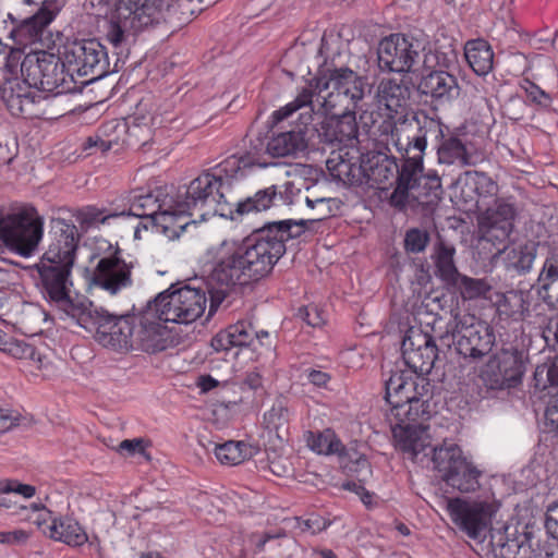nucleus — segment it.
Segmentation results:
<instances>
[{"mask_svg": "<svg viewBox=\"0 0 558 558\" xmlns=\"http://www.w3.org/2000/svg\"><path fill=\"white\" fill-rule=\"evenodd\" d=\"M330 216L324 210L311 219H287L266 223L241 241H223L217 250L208 279L217 287L218 302L236 286H246L268 276L286 253V243L300 238L308 225Z\"/></svg>", "mask_w": 558, "mask_h": 558, "instance_id": "1", "label": "nucleus"}, {"mask_svg": "<svg viewBox=\"0 0 558 558\" xmlns=\"http://www.w3.org/2000/svg\"><path fill=\"white\" fill-rule=\"evenodd\" d=\"M50 243L33 266L35 283L44 299L73 319L85 306L71 298L72 268L75 263L80 234L74 223L54 218L50 223Z\"/></svg>", "mask_w": 558, "mask_h": 558, "instance_id": "2", "label": "nucleus"}, {"mask_svg": "<svg viewBox=\"0 0 558 558\" xmlns=\"http://www.w3.org/2000/svg\"><path fill=\"white\" fill-rule=\"evenodd\" d=\"M369 92L367 77L357 74L348 66L327 68L313 77L306 87H303L295 99L272 113L275 122H280L296 110L310 107L331 112L337 108L357 109L360 102Z\"/></svg>", "mask_w": 558, "mask_h": 558, "instance_id": "3", "label": "nucleus"}, {"mask_svg": "<svg viewBox=\"0 0 558 558\" xmlns=\"http://www.w3.org/2000/svg\"><path fill=\"white\" fill-rule=\"evenodd\" d=\"M98 5L114 8L119 19L142 31L161 22L184 24L193 15L192 0H98Z\"/></svg>", "mask_w": 558, "mask_h": 558, "instance_id": "4", "label": "nucleus"}, {"mask_svg": "<svg viewBox=\"0 0 558 558\" xmlns=\"http://www.w3.org/2000/svg\"><path fill=\"white\" fill-rule=\"evenodd\" d=\"M440 342L470 362H478L488 355L496 344L493 326L469 313L451 312V319L444 332L438 333Z\"/></svg>", "mask_w": 558, "mask_h": 558, "instance_id": "5", "label": "nucleus"}, {"mask_svg": "<svg viewBox=\"0 0 558 558\" xmlns=\"http://www.w3.org/2000/svg\"><path fill=\"white\" fill-rule=\"evenodd\" d=\"M174 202L180 222L189 221L187 217L206 220L216 215L234 219L229 194L209 171L192 180Z\"/></svg>", "mask_w": 558, "mask_h": 558, "instance_id": "6", "label": "nucleus"}, {"mask_svg": "<svg viewBox=\"0 0 558 558\" xmlns=\"http://www.w3.org/2000/svg\"><path fill=\"white\" fill-rule=\"evenodd\" d=\"M44 235V220L35 207L20 206L0 215V251L8 247L22 257L32 256Z\"/></svg>", "mask_w": 558, "mask_h": 558, "instance_id": "7", "label": "nucleus"}, {"mask_svg": "<svg viewBox=\"0 0 558 558\" xmlns=\"http://www.w3.org/2000/svg\"><path fill=\"white\" fill-rule=\"evenodd\" d=\"M74 319L85 329L95 328V340L102 347L116 351L134 348L136 318L133 315H114L90 303L84 306Z\"/></svg>", "mask_w": 558, "mask_h": 558, "instance_id": "8", "label": "nucleus"}, {"mask_svg": "<svg viewBox=\"0 0 558 558\" xmlns=\"http://www.w3.org/2000/svg\"><path fill=\"white\" fill-rule=\"evenodd\" d=\"M332 160L327 161L328 169L333 171V175L351 183H362L363 181L372 187L385 189V184H391L396 180L398 172V162L396 157L388 156L380 151H371L362 155L360 165L351 163L347 160L339 161L331 167Z\"/></svg>", "mask_w": 558, "mask_h": 558, "instance_id": "9", "label": "nucleus"}, {"mask_svg": "<svg viewBox=\"0 0 558 558\" xmlns=\"http://www.w3.org/2000/svg\"><path fill=\"white\" fill-rule=\"evenodd\" d=\"M206 293L201 288L184 286L160 292L150 301L155 315L163 323L191 324L195 322L206 308Z\"/></svg>", "mask_w": 558, "mask_h": 558, "instance_id": "10", "label": "nucleus"}, {"mask_svg": "<svg viewBox=\"0 0 558 558\" xmlns=\"http://www.w3.org/2000/svg\"><path fill=\"white\" fill-rule=\"evenodd\" d=\"M430 462L442 481L460 493H473L480 488L482 471L463 456L454 444L432 449Z\"/></svg>", "mask_w": 558, "mask_h": 558, "instance_id": "11", "label": "nucleus"}, {"mask_svg": "<svg viewBox=\"0 0 558 558\" xmlns=\"http://www.w3.org/2000/svg\"><path fill=\"white\" fill-rule=\"evenodd\" d=\"M129 215L149 218L169 239H174L190 221L180 222L174 197L158 189L148 193H134L130 197Z\"/></svg>", "mask_w": 558, "mask_h": 558, "instance_id": "12", "label": "nucleus"}, {"mask_svg": "<svg viewBox=\"0 0 558 558\" xmlns=\"http://www.w3.org/2000/svg\"><path fill=\"white\" fill-rule=\"evenodd\" d=\"M400 119V122H393L390 131L395 146L402 158L424 160L427 142L442 137V123L425 114Z\"/></svg>", "mask_w": 558, "mask_h": 558, "instance_id": "13", "label": "nucleus"}, {"mask_svg": "<svg viewBox=\"0 0 558 558\" xmlns=\"http://www.w3.org/2000/svg\"><path fill=\"white\" fill-rule=\"evenodd\" d=\"M62 56L38 51L25 56L21 63V73L25 83L40 92L61 95L68 93Z\"/></svg>", "mask_w": 558, "mask_h": 558, "instance_id": "14", "label": "nucleus"}, {"mask_svg": "<svg viewBox=\"0 0 558 558\" xmlns=\"http://www.w3.org/2000/svg\"><path fill=\"white\" fill-rule=\"evenodd\" d=\"M527 354L515 347L502 348L490 355L481 371L483 384L492 390L518 386L526 372Z\"/></svg>", "mask_w": 558, "mask_h": 558, "instance_id": "15", "label": "nucleus"}, {"mask_svg": "<svg viewBox=\"0 0 558 558\" xmlns=\"http://www.w3.org/2000/svg\"><path fill=\"white\" fill-rule=\"evenodd\" d=\"M427 41L412 35L391 34L379 41L377 48L378 68L381 72L409 73L420 61Z\"/></svg>", "mask_w": 558, "mask_h": 558, "instance_id": "16", "label": "nucleus"}, {"mask_svg": "<svg viewBox=\"0 0 558 558\" xmlns=\"http://www.w3.org/2000/svg\"><path fill=\"white\" fill-rule=\"evenodd\" d=\"M441 319H435L430 335L421 327H410L403 338L401 350L405 365L416 375H427L433 369L438 357V348L435 339L439 332H444L437 324Z\"/></svg>", "mask_w": 558, "mask_h": 558, "instance_id": "17", "label": "nucleus"}, {"mask_svg": "<svg viewBox=\"0 0 558 558\" xmlns=\"http://www.w3.org/2000/svg\"><path fill=\"white\" fill-rule=\"evenodd\" d=\"M447 510L451 521L470 538H486L496 507L484 500L451 498L447 500Z\"/></svg>", "mask_w": 558, "mask_h": 558, "instance_id": "18", "label": "nucleus"}, {"mask_svg": "<svg viewBox=\"0 0 558 558\" xmlns=\"http://www.w3.org/2000/svg\"><path fill=\"white\" fill-rule=\"evenodd\" d=\"M63 64L68 71L80 76L92 75V80L99 78L107 73V52L105 47L96 39H84L68 43L60 51Z\"/></svg>", "mask_w": 558, "mask_h": 558, "instance_id": "19", "label": "nucleus"}, {"mask_svg": "<svg viewBox=\"0 0 558 558\" xmlns=\"http://www.w3.org/2000/svg\"><path fill=\"white\" fill-rule=\"evenodd\" d=\"M134 264L125 262L117 247L111 254L98 259L87 279L89 286L105 290L111 295L132 287V270Z\"/></svg>", "mask_w": 558, "mask_h": 558, "instance_id": "20", "label": "nucleus"}, {"mask_svg": "<svg viewBox=\"0 0 558 558\" xmlns=\"http://www.w3.org/2000/svg\"><path fill=\"white\" fill-rule=\"evenodd\" d=\"M518 211L512 197H498L481 215L478 220L481 240L504 244L514 228Z\"/></svg>", "mask_w": 558, "mask_h": 558, "instance_id": "21", "label": "nucleus"}, {"mask_svg": "<svg viewBox=\"0 0 558 558\" xmlns=\"http://www.w3.org/2000/svg\"><path fill=\"white\" fill-rule=\"evenodd\" d=\"M396 447L412 460L423 463L432 457L430 437L424 424H396L392 426Z\"/></svg>", "mask_w": 558, "mask_h": 558, "instance_id": "22", "label": "nucleus"}, {"mask_svg": "<svg viewBox=\"0 0 558 558\" xmlns=\"http://www.w3.org/2000/svg\"><path fill=\"white\" fill-rule=\"evenodd\" d=\"M32 87L25 83L24 78L20 81L17 77L7 78L0 86V97L12 116H37L35 106L44 98L32 92Z\"/></svg>", "mask_w": 558, "mask_h": 558, "instance_id": "23", "label": "nucleus"}, {"mask_svg": "<svg viewBox=\"0 0 558 558\" xmlns=\"http://www.w3.org/2000/svg\"><path fill=\"white\" fill-rule=\"evenodd\" d=\"M58 0H45L39 10L21 21L11 32L10 37L20 46L32 45L41 38L44 28L51 23L60 11Z\"/></svg>", "mask_w": 558, "mask_h": 558, "instance_id": "24", "label": "nucleus"}, {"mask_svg": "<svg viewBox=\"0 0 558 558\" xmlns=\"http://www.w3.org/2000/svg\"><path fill=\"white\" fill-rule=\"evenodd\" d=\"M320 110L317 109V113ZM330 114L320 123V136L329 144H348L357 138L359 126L356 123L355 109H342L341 113L325 112Z\"/></svg>", "mask_w": 558, "mask_h": 558, "instance_id": "25", "label": "nucleus"}, {"mask_svg": "<svg viewBox=\"0 0 558 558\" xmlns=\"http://www.w3.org/2000/svg\"><path fill=\"white\" fill-rule=\"evenodd\" d=\"M423 160L415 157L402 158L396 173V189L390 196L391 206L403 210L408 207L410 192L422 182Z\"/></svg>", "mask_w": 558, "mask_h": 558, "instance_id": "26", "label": "nucleus"}, {"mask_svg": "<svg viewBox=\"0 0 558 558\" xmlns=\"http://www.w3.org/2000/svg\"><path fill=\"white\" fill-rule=\"evenodd\" d=\"M154 312L151 303L148 301L146 307L142 311L141 327L136 333L134 332V347L136 345L147 353H156L166 349L162 320Z\"/></svg>", "mask_w": 558, "mask_h": 558, "instance_id": "27", "label": "nucleus"}, {"mask_svg": "<svg viewBox=\"0 0 558 558\" xmlns=\"http://www.w3.org/2000/svg\"><path fill=\"white\" fill-rule=\"evenodd\" d=\"M437 142V160L440 165L459 167L475 166L480 155L464 143L458 135L450 134L440 137Z\"/></svg>", "mask_w": 558, "mask_h": 558, "instance_id": "28", "label": "nucleus"}, {"mask_svg": "<svg viewBox=\"0 0 558 558\" xmlns=\"http://www.w3.org/2000/svg\"><path fill=\"white\" fill-rule=\"evenodd\" d=\"M417 89L421 94L429 96L440 104L449 102L460 95L457 77L442 70L432 71L424 75Z\"/></svg>", "mask_w": 558, "mask_h": 558, "instance_id": "29", "label": "nucleus"}, {"mask_svg": "<svg viewBox=\"0 0 558 558\" xmlns=\"http://www.w3.org/2000/svg\"><path fill=\"white\" fill-rule=\"evenodd\" d=\"M379 102L388 110V118L393 122H400L402 119H409L407 114L408 100L410 97L409 88L395 80L381 81L378 87Z\"/></svg>", "mask_w": 558, "mask_h": 558, "instance_id": "30", "label": "nucleus"}, {"mask_svg": "<svg viewBox=\"0 0 558 558\" xmlns=\"http://www.w3.org/2000/svg\"><path fill=\"white\" fill-rule=\"evenodd\" d=\"M538 298L553 310H558V255L546 257L533 286Z\"/></svg>", "mask_w": 558, "mask_h": 558, "instance_id": "31", "label": "nucleus"}, {"mask_svg": "<svg viewBox=\"0 0 558 558\" xmlns=\"http://www.w3.org/2000/svg\"><path fill=\"white\" fill-rule=\"evenodd\" d=\"M255 329L251 323L238 322L225 330L218 332L211 339V347L215 351H229L232 348L255 345ZM256 350V347H254Z\"/></svg>", "mask_w": 558, "mask_h": 558, "instance_id": "32", "label": "nucleus"}, {"mask_svg": "<svg viewBox=\"0 0 558 558\" xmlns=\"http://www.w3.org/2000/svg\"><path fill=\"white\" fill-rule=\"evenodd\" d=\"M538 244L533 241H525L524 243L513 244L512 246H505L502 250L498 248L497 253H504V263L508 271H513L518 275H525L531 271L534 260L537 255Z\"/></svg>", "mask_w": 558, "mask_h": 558, "instance_id": "33", "label": "nucleus"}, {"mask_svg": "<svg viewBox=\"0 0 558 558\" xmlns=\"http://www.w3.org/2000/svg\"><path fill=\"white\" fill-rule=\"evenodd\" d=\"M199 442L207 452L213 451L217 460L226 465H238L245 460H250L256 453L255 448L244 441L229 440L218 444L208 440L207 445L202 441Z\"/></svg>", "mask_w": 558, "mask_h": 558, "instance_id": "34", "label": "nucleus"}, {"mask_svg": "<svg viewBox=\"0 0 558 558\" xmlns=\"http://www.w3.org/2000/svg\"><path fill=\"white\" fill-rule=\"evenodd\" d=\"M307 143L303 130H291L274 135L267 141V151L271 158L295 156L305 150Z\"/></svg>", "mask_w": 558, "mask_h": 558, "instance_id": "35", "label": "nucleus"}, {"mask_svg": "<svg viewBox=\"0 0 558 558\" xmlns=\"http://www.w3.org/2000/svg\"><path fill=\"white\" fill-rule=\"evenodd\" d=\"M464 56L475 74L485 76L493 70L494 52L486 40H469L464 47Z\"/></svg>", "mask_w": 558, "mask_h": 558, "instance_id": "36", "label": "nucleus"}, {"mask_svg": "<svg viewBox=\"0 0 558 558\" xmlns=\"http://www.w3.org/2000/svg\"><path fill=\"white\" fill-rule=\"evenodd\" d=\"M48 532L52 539L71 546H81L87 542V535L82 526L69 517L53 519L48 526Z\"/></svg>", "mask_w": 558, "mask_h": 558, "instance_id": "37", "label": "nucleus"}, {"mask_svg": "<svg viewBox=\"0 0 558 558\" xmlns=\"http://www.w3.org/2000/svg\"><path fill=\"white\" fill-rule=\"evenodd\" d=\"M454 246L445 243L444 241H439L434 248L433 259L435 263V274L439 277L446 284H450L451 282L457 281L460 272L454 263Z\"/></svg>", "mask_w": 558, "mask_h": 558, "instance_id": "38", "label": "nucleus"}, {"mask_svg": "<svg viewBox=\"0 0 558 558\" xmlns=\"http://www.w3.org/2000/svg\"><path fill=\"white\" fill-rule=\"evenodd\" d=\"M247 169L241 155H231L218 163L210 173L217 179L218 185L229 194L233 181L243 178Z\"/></svg>", "mask_w": 558, "mask_h": 558, "instance_id": "39", "label": "nucleus"}, {"mask_svg": "<svg viewBox=\"0 0 558 558\" xmlns=\"http://www.w3.org/2000/svg\"><path fill=\"white\" fill-rule=\"evenodd\" d=\"M390 415L397 421L396 424H423L430 416V405L427 400L416 397L391 409Z\"/></svg>", "mask_w": 558, "mask_h": 558, "instance_id": "40", "label": "nucleus"}, {"mask_svg": "<svg viewBox=\"0 0 558 558\" xmlns=\"http://www.w3.org/2000/svg\"><path fill=\"white\" fill-rule=\"evenodd\" d=\"M277 197L276 186H269L257 191L253 196H248L243 201H231L233 217L247 215L251 213H259L267 210L275 204Z\"/></svg>", "mask_w": 558, "mask_h": 558, "instance_id": "41", "label": "nucleus"}, {"mask_svg": "<svg viewBox=\"0 0 558 558\" xmlns=\"http://www.w3.org/2000/svg\"><path fill=\"white\" fill-rule=\"evenodd\" d=\"M441 182L433 179L430 183H418L409 194L408 206H421L424 211H432L441 198Z\"/></svg>", "mask_w": 558, "mask_h": 558, "instance_id": "42", "label": "nucleus"}, {"mask_svg": "<svg viewBox=\"0 0 558 558\" xmlns=\"http://www.w3.org/2000/svg\"><path fill=\"white\" fill-rule=\"evenodd\" d=\"M461 183H464L466 186L470 185L471 190H474L481 201L496 196L498 193V184L484 172L465 171L457 180V184Z\"/></svg>", "mask_w": 558, "mask_h": 558, "instance_id": "43", "label": "nucleus"}, {"mask_svg": "<svg viewBox=\"0 0 558 558\" xmlns=\"http://www.w3.org/2000/svg\"><path fill=\"white\" fill-rule=\"evenodd\" d=\"M305 439L308 448L318 454H340L343 448L341 441L330 429L317 433L307 432Z\"/></svg>", "mask_w": 558, "mask_h": 558, "instance_id": "44", "label": "nucleus"}, {"mask_svg": "<svg viewBox=\"0 0 558 558\" xmlns=\"http://www.w3.org/2000/svg\"><path fill=\"white\" fill-rule=\"evenodd\" d=\"M449 286L459 290L463 300L485 298L492 289L485 279L471 278L461 274L458 276L457 281L451 282Z\"/></svg>", "mask_w": 558, "mask_h": 558, "instance_id": "45", "label": "nucleus"}, {"mask_svg": "<svg viewBox=\"0 0 558 558\" xmlns=\"http://www.w3.org/2000/svg\"><path fill=\"white\" fill-rule=\"evenodd\" d=\"M3 353L19 360L33 361L38 368L43 366V356L36 348L24 339H17L11 336Z\"/></svg>", "mask_w": 558, "mask_h": 558, "instance_id": "46", "label": "nucleus"}, {"mask_svg": "<svg viewBox=\"0 0 558 558\" xmlns=\"http://www.w3.org/2000/svg\"><path fill=\"white\" fill-rule=\"evenodd\" d=\"M266 147L267 142L257 138V141L252 144L250 149L241 155L248 169L253 167L266 168L272 165V162L269 160L270 157Z\"/></svg>", "mask_w": 558, "mask_h": 558, "instance_id": "47", "label": "nucleus"}, {"mask_svg": "<svg viewBox=\"0 0 558 558\" xmlns=\"http://www.w3.org/2000/svg\"><path fill=\"white\" fill-rule=\"evenodd\" d=\"M289 422V412L282 401L274 403L271 409L264 414V424L268 430L279 433L286 429Z\"/></svg>", "mask_w": 558, "mask_h": 558, "instance_id": "48", "label": "nucleus"}, {"mask_svg": "<svg viewBox=\"0 0 558 558\" xmlns=\"http://www.w3.org/2000/svg\"><path fill=\"white\" fill-rule=\"evenodd\" d=\"M414 375L412 371H398L393 372L388 380L385 383V398L386 401L393 405L395 400L399 397V392L404 388L405 384Z\"/></svg>", "mask_w": 558, "mask_h": 558, "instance_id": "49", "label": "nucleus"}, {"mask_svg": "<svg viewBox=\"0 0 558 558\" xmlns=\"http://www.w3.org/2000/svg\"><path fill=\"white\" fill-rule=\"evenodd\" d=\"M430 241L429 232L425 229L411 228L404 235V250L408 253L417 254L425 251Z\"/></svg>", "mask_w": 558, "mask_h": 558, "instance_id": "50", "label": "nucleus"}, {"mask_svg": "<svg viewBox=\"0 0 558 558\" xmlns=\"http://www.w3.org/2000/svg\"><path fill=\"white\" fill-rule=\"evenodd\" d=\"M121 215H123V213L104 215V211L101 209H98L96 207H87L80 211L78 218L82 225H85L86 227H92L96 223H106L110 218H116Z\"/></svg>", "mask_w": 558, "mask_h": 558, "instance_id": "51", "label": "nucleus"}, {"mask_svg": "<svg viewBox=\"0 0 558 558\" xmlns=\"http://www.w3.org/2000/svg\"><path fill=\"white\" fill-rule=\"evenodd\" d=\"M489 533V547L495 558H506L505 548L511 543L501 530H493L488 527Z\"/></svg>", "mask_w": 558, "mask_h": 558, "instance_id": "52", "label": "nucleus"}, {"mask_svg": "<svg viewBox=\"0 0 558 558\" xmlns=\"http://www.w3.org/2000/svg\"><path fill=\"white\" fill-rule=\"evenodd\" d=\"M11 493L22 495L25 498H32L36 493V488L28 484H21L17 481L0 482V494Z\"/></svg>", "mask_w": 558, "mask_h": 558, "instance_id": "53", "label": "nucleus"}, {"mask_svg": "<svg viewBox=\"0 0 558 558\" xmlns=\"http://www.w3.org/2000/svg\"><path fill=\"white\" fill-rule=\"evenodd\" d=\"M146 446L143 438L124 439L118 446V451L126 456H146Z\"/></svg>", "mask_w": 558, "mask_h": 558, "instance_id": "54", "label": "nucleus"}, {"mask_svg": "<svg viewBox=\"0 0 558 558\" xmlns=\"http://www.w3.org/2000/svg\"><path fill=\"white\" fill-rule=\"evenodd\" d=\"M22 416L20 413L0 409V433H7L21 424Z\"/></svg>", "mask_w": 558, "mask_h": 558, "instance_id": "55", "label": "nucleus"}, {"mask_svg": "<svg viewBox=\"0 0 558 558\" xmlns=\"http://www.w3.org/2000/svg\"><path fill=\"white\" fill-rule=\"evenodd\" d=\"M416 378L417 377L413 375L410 380H408L404 388L399 392V397H397L395 400L391 409H395V407H398L404 402H409L411 399L418 397L420 392L417 391Z\"/></svg>", "mask_w": 558, "mask_h": 558, "instance_id": "56", "label": "nucleus"}, {"mask_svg": "<svg viewBox=\"0 0 558 558\" xmlns=\"http://www.w3.org/2000/svg\"><path fill=\"white\" fill-rule=\"evenodd\" d=\"M525 84V92L533 102H536L537 105H542L545 107L549 106L550 97L547 93L541 89L533 82L526 81Z\"/></svg>", "mask_w": 558, "mask_h": 558, "instance_id": "57", "label": "nucleus"}, {"mask_svg": "<svg viewBox=\"0 0 558 558\" xmlns=\"http://www.w3.org/2000/svg\"><path fill=\"white\" fill-rule=\"evenodd\" d=\"M327 525V521L319 515H312L311 518L299 523V527L302 532H310L311 534H316L324 531Z\"/></svg>", "mask_w": 558, "mask_h": 558, "instance_id": "58", "label": "nucleus"}, {"mask_svg": "<svg viewBox=\"0 0 558 558\" xmlns=\"http://www.w3.org/2000/svg\"><path fill=\"white\" fill-rule=\"evenodd\" d=\"M545 527L554 538L558 539V501L547 508Z\"/></svg>", "mask_w": 558, "mask_h": 558, "instance_id": "59", "label": "nucleus"}, {"mask_svg": "<svg viewBox=\"0 0 558 558\" xmlns=\"http://www.w3.org/2000/svg\"><path fill=\"white\" fill-rule=\"evenodd\" d=\"M299 316L304 320L308 326L318 327L324 324V319L317 310L314 306H306L299 310Z\"/></svg>", "mask_w": 558, "mask_h": 558, "instance_id": "60", "label": "nucleus"}, {"mask_svg": "<svg viewBox=\"0 0 558 558\" xmlns=\"http://www.w3.org/2000/svg\"><path fill=\"white\" fill-rule=\"evenodd\" d=\"M106 38L113 47H119L123 43L124 29L119 22L110 21L108 23Z\"/></svg>", "mask_w": 558, "mask_h": 558, "instance_id": "61", "label": "nucleus"}, {"mask_svg": "<svg viewBox=\"0 0 558 558\" xmlns=\"http://www.w3.org/2000/svg\"><path fill=\"white\" fill-rule=\"evenodd\" d=\"M544 372H546L549 386L558 387V355L554 357L549 366L537 367L535 377L541 376Z\"/></svg>", "mask_w": 558, "mask_h": 558, "instance_id": "62", "label": "nucleus"}, {"mask_svg": "<svg viewBox=\"0 0 558 558\" xmlns=\"http://www.w3.org/2000/svg\"><path fill=\"white\" fill-rule=\"evenodd\" d=\"M242 387L254 391L263 389V376L259 371L255 368L247 372L242 381Z\"/></svg>", "mask_w": 558, "mask_h": 558, "instance_id": "63", "label": "nucleus"}, {"mask_svg": "<svg viewBox=\"0 0 558 558\" xmlns=\"http://www.w3.org/2000/svg\"><path fill=\"white\" fill-rule=\"evenodd\" d=\"M281 536H284V533L282 531H279L277 533H255L251 536V541L258 550H263L267 542H269L270 539L279 538Z\"/></svg>", "mask_w": 558, "mask_h": 558, "instance_id": "64", "label": "nucleus"}]
</instances>
